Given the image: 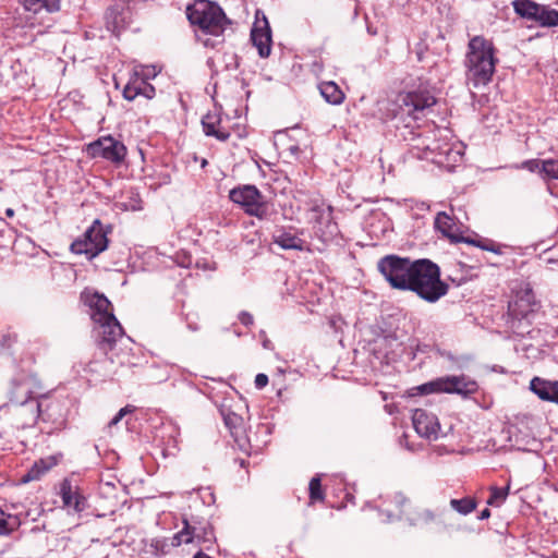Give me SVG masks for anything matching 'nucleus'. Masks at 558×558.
Returning a JSON list of instances; mask_svg holds the SVG:
<instances>
[{"label": "nucleus", "instance_id": "nucleus-45", "mask_svg": "<svg viewBox=\"0 0 558 558\" xmlns=\"http://www.w3.org/2000/svg\"><path fill=\"white\" fill-rule=\"evenodd\" d=\"M254 384L257 389L265 388L268 384V376L263 373L257 374L255 377Z\"/></svg>", "mask_w": 558, "mask_h": 558}, {"label": "nucleus", "instance_id": "nucleus-13", "mask_svg": "<svg viewBox=\"0 0 558 558\" xmlns=\"http://www.w3.org/2000/svg\"><path fill=\"white\" fill-rule=\"evenodd\" d=\"M4 407L9 408L14 416V424L17 428L32 427L44 415L41 404L37 399L19 404H5Z\"/></svg>", "mask_w": 558, "mask_h": 558}, {"label": "nucleus", "instance_id": "nucleus-39", "mask_svg": "<svg viewBox=\"0 0 558 558\" xmlns=\"http://www.w3.org/2000/svg\"><path fill=\"white\" fill-rule=\"evenodd\" d=\"M509 493V487L499 488V487H492L490 489V496L487 500V504L489 506H500L507 498Z\"/></svg>", "mask_w": 558, "mask_h": 558}, {"label": "nucleus", "instance_id": "nucleus-30", "mask_svg": "<svg viewBox=\"0 0 558 558\" xmlns=\"http://www.w3.org/2000/svg\"><path fill=\"white\" fill-rule=\"evenodd\" d=\"M434 226L435 229L439 231L444 236L454 239V222L452 218L445 211H440L436 215Z\"/></svg>", "mask_w": 558, "mask_h": 558}, {"label": "nucleus", "instance_id": "nucleus-7", "mask_svg": "<svg viewBox=\"0 0 558 558\" xmlns=\"http://www.w3.org/2000/svg\"><path fill=\"white\" fill-rule=\"evenodd\" d=\"M415 390L420 395L456 393L462 398H468L478 391V384L464 374L459 376L447 375L417 386Z\"/></svg>", "mask_w": 558, "mask_h": 558}, {"label": "nucleus", "instance_id": "nucleus-16", "mask_svg": "<svg viewBox=\"0 0 558 558\" xmlns=\"http://www.w3.org/2000/svg\"><path fill=\"white\" fill-rule=\"evenodd\" d=\"M412 422L416 433L425 438L438 437L440 425L435 414L427 412L424 409H415L412 414Z\"/></svg>", "mask_w": 558, "mask_h": 558}, {"label": "nucleus", "instance_id": "nucleus-6", "mask_svg": "<svg viewBox=\"0 0 558 558\" xmlns=\"http://www.w3.org/2000/svg\"><path fill=\"white\" fill-rule=\"evenodd\" d=\"M216 542L213 524L204 518L191 517L183 519V527L171 537L172 546L195 543L204 549H210Z\"/></svg>", "mask_w": 558, "mask_h": 558}, {"label": "nucleus", "instance_id": "nucleus-40", "mask_svg": "<svg viewBox=\"0 0 558 558\" xmlns=\"http://www.w3.org/2000/svg\"><path fill=\"white\" fill-rule=\"evenodd\" d=\"M542 167H543V159H527L522 161L519 165H514V169H523L527 170L530 172H537L542 177Z\"/></svg>", "mask_w": 558, "mask_h": 558}, {"label": "nucleus", "instance_id": "nucleus-14", "mask_svg": "<svg viewBox=\"0 0 558 558\" xmlns=\"http://www.w3.org/2000/svg\"><path fill=\"white\" fill-rule=\"evenodd\" d=\"M105 19L107 29L119 36L132 21L131 8L125 2H117L108 8Z\"/></svg>", "mask_w": 558, "mask_h": 558}, {"label": "nucleus", "instance_id": "nucleus-12", "mask_svg": "<svg viewBox=\"0 0 558 558\" xmlns=\"http://www.w3.org/2000/svg\"><path fill=\"white\" fill-rule=\"evenodd\" d=\"M398 106L402 112L411 114L415 111H423L436 104L435 96L426 88L400 93L397 98Z\"/></svg>", "mask_w": 558, "mask_h": 558}, {"label": "nucleus", "instance_id": "nucleus-37", "mask_svg": "<svg viewBox=\"0 0 558 558\" xmlns=\"http://www.w3.org/2000/svg\"><path fill=\"white\" fill-rule=\"evenodd\" d=\"M17 342V335L11 330L0 333V351L3 353H12L13 345Z\"/></svg>", "mask_w": 558, "mask_h": 558}, {"label": "nucleus", "instance_id": "nucleus-43", "mask_svg": "<svg viewBox=\"0 0 558 558\" xmlns=\"http://www.w3.org/2000/svg\"><path fill=\"white\" fill-rule=\"evenodd\" d=\"M121 207L124 209V210H133V211H136V210H141L143 207H142V201L138 196H136V198H133L132 199V203H130V205L128 204H121Z\"/></svg>", "mask_w": 558, "mask_h": 558}, {"label": "nucleus", "instance_id": "nucleus-56", "mask_svg": "<svg viewBox=\"0 0 558 558\" xmlns=\"http://www.w3.org/2000/svg\"><path fill=\"white\" fill-rule=\"evenodd\" d=\"M547 190H548V192H549L550 194H553V192H551V186H550V185H548V186H547Z\"/></svg>", "mask_w": 558, "mask_h": 558}, {"label": "nucleus", "instance_id": "nucleus-21", "mask_svg": "<svg viewBox=\"0 0 558 558\" xmlns=\"http://www.w3.org/2000/svg\"><path fill=\"white\" fill-rule=\"evenodd\" d=\"M409 499L400 492L389 494L384 498L381 507L387 506L384 511L389 519H400L403 515L404 507Z\"/></svg>", "mask_w": 558, "mask_h": 558}, {"label": "nucleus", "instance_id": "nucleus-44", "mask_svg": "<svg viewBox=\"0 0 558 558\" xmlns=\"http://www.w3.org/2000/svg\"><path fill=\"white\" fill-rule=\"evenodd\" d=\"M239 320L242 325L246 327H250L254 324L253 315L245 311L239 314Z\"/></svg>", "mask_w": 558, "mask_h": 558}, {"label": "nucleus", "instance_id": "nucleus-19", "mask_svg": "<svg viewBox=\"0 0 558 558\" xmlns=\"http://www.w3.org/2000/svg\"><path fill=\"white\" fill-rule=\"evenodd\" d=\"M202 126L206 136H213L220 142L230 137V132L221 128V117L215 112H208L202 118Z\"/></svg>", "mask_w": 558, "mask_h": 558}, {"label": "nucleus", "instance_id": "nucleus-20", "mask_svg": "<svg viewBox=\"0 0 558 558\" xmlns=\"http://www.w3.org/2000/svg\"><path fill=\"white\" fill-rule=\"evenodd\" d=\"M32 388L28 380L25 378H13L10 381L9 388V404H19L31 400H36L32 397Z\"/></svg>", "mask_w": 558, "mask_h": 558}, {"label": "nucleus", "instance_id": "nucleus-23", "mask_svg": "<svg viewBox=\"0 0 558 558\" xmlns=\"http://www.w3.org/2000/svg\"><path fill=\"white\" fill-rule=\"evenodd\" d=\"M272 241L283 250L303 251L305 247L303 239L284 229L276 231L272 235Z\"/></svg>", "mask_w": 558, "mask_h": 558}, {"label": "nucleus", "instance_id": "nucleus-1", "mask_svg": "<svg viewBox=\"0 0 558 558\" xmlns=\"http://www.w3.org/2000/svg\"><path fill=\"white\" fill-rule=\"evenodd\" d=\"M377 269L392 289L411 291L427 303L438 302L449 291L439 266L428 258L389 254L378 260Z\"/></svg>", "mask_w": 558, "mask_h": 558}, {"label": "nucleus", "instance_id": "nucleus-24", "mask_svg": "<svg viewBox=\"0 0 558 558\" xmlns=\"http://www.w3.org/2000/svg\"><path fill=\"white\" fill-rule=\"evenodd\" d=\"M322 97L330 105L338 106L344 101V93L332 81L322 82L318 85Z\"/></svg>", "mask_w": 558, "mask_h": 558}, {"label": "nucleus", "instance_id": "nucleus-47", "mask_svg": "<svg viewBox=\"0 0 558 558\" xmlns=\"http://www.w3.org/2000/svg\"><path fill=\"white\" fill-rule=\"evenodd\" d=\"M490 517V510L488 508H485L483 509L480 514H478V519L480 520H486Z\"/></svg>", "mask_w": 558, "mask_h": 558}, {"label": "nucleus", "instance_id": "nucleus-32", "mask_svg": "<svg viewBox=\"0 0 558 558\" xmlns=\"http://www.w3.org/2000/svg\"><path fill=\"white\" fill-rule=\"evenodd\" d=\"M450 506L453 510L462 515H468L476 509L477 502L472 497H464L461 499H451Z\"/></svg>", "mask_w": 558, "mask_h": 558}, {"label": "nucleus", "instance_id": "nucleus-35", "mask_svg": "<svg viewBox=\"0 0 558 558\" xmlns=\"http://www.w3.org/2000/svg\"><path fill=\"white\" fill-rule=\"evenodd\" d=\"M225 425L230 429L231 434H234L243 423L242 416L228 410L221 412Z\"/></svg>", "mask_w": 558, "mask_h": 558}, {"label": "nucleus", "instance_id": "nucleus-5", "mask_svg": "<svg viewBox=\"0 0 558 558\" xmlns=\"http://www.w3.org/2000/svg\"><path fill=\"white\" fill-rule=\"evenodd\" d=\"M229 199L239 205L246 215L259 220H272L277 211L274 204L253 184L235 186L229 192Z\"/></svg>", "mask_w": 558, "mask_h": 558}, {"label": "nucleus", "instance_id": "nucleus-26", "mask_svg": "<svg viewBox=\"0 0 558 558\" xmlns=\"http://www.w3.org/2000/svg\"><path fill=\"white\" fill-rule=\"evenodd\" d=\"M512 7L517 15L534 23L538 13V3L532 0H513Z\"/></svg>", "mask_w": 558, "mask_h": 558}, {"label": "nucleus", "instance_id": "nucleus-18", "mask_svg": "<svg viewBox=\"0 0 558 558\" xmlns=\"http://www.w3.org/2000/svg\"><path fill=\"white\" fill-rule=\"evenodd\" d=\"M122 95L129 101L134 100L140 95L151 99L155 96V87L135 73L124 86Z\"/></svg>", "mask_w": 558, "mask_h": 558}, {"label": "nucleus", "instance_id": "nucleus-55", "mask_svg": "<svg viewBox=\"0 0 558 558\" xmlns=\"http://www.w3.org/2000/svg\"><path fill=\"white\" fill-rule=\"evenodd\" d=\"M206 165H207V160H206V159H203V160H202V163H201L202 168H204Z\"/></svg>", "mask_w": 558, "mask_h": 558}, {"label": "nucleus", "instance_id": "nucleus-33", "mask_svg": "<svg viewBox=\"0 0 558 558\" xmlns=\"http://www.w3.org/2000/svg\"><path fill=\"white\" fill-rule=\"evenodd\" d=\"M308 495L311 502L324 501L325 493L322 487V480L319 475L312 477L310 481Z\"/></svg>", "mask_w": 558, "mask_h": 558}, {"label": "nucleus", "instance_id": "nucleus-48", "mask_svg": "<svg viewBox=\"0 0 558 558\" xmlns=\"http://www.w3.org/2000/svg\"><path fill=\"white\" fill-rule=\"evenodd\" d=\"M186 320L189 329H191L192 331H197L199 329L198 325L195 322L189 320V315L186 316Z\"/></svg>", "mask_w": 558, "mask_h": 558}, {"label": "nucleus", "instance_id": "nucleus-4", "mask_svg": "<svg viewBox=\"0 0 558 558\" xmlns=\"http://www.w3.org/2000/svg\"><path fill=\"white\" fill-rule=\"evenodd\" d=\"M189 22L197 26L206 35L215 37L222 36L231 20H229L222 8L209 0H194L186 7Z\"/></svg>", "mask_w": 558, "mask_h": 558}, {"label": "nucleus", "instance_id": "nucleus-42", "mask_svg": "<svg viewBox=\"0 0 558 558\" xmlns=\"http://www.w3.org/2000/svg\"><path fill=\"white\" fill-rule=\"evenodd\" d=\"M134 409L135 408L132 405H126L120 409L119 412L111 418L108 425L110 427L117 425L126 414L132 413Z\"/></svg>", "mask_w": 558, "mask_h": 558}, {"label": "nucleus", "instance_id": "nucleus-38", "mask_svg": "<svg viewBox=\"0 0 558 558\" xmlns=\"http://www.w3.org/2000/svg\"><path fill=\"white\" fill-rule=\"evenodd\" d=\"M149 547L151 549V554L155 556H163L169 551L170 547H173L171 541L167 538H154L151 539Z\"/></svg>", "mask_w": 558, "mask_h": 558}, {"label": "nucleus", "instance_id": "nucleus-52", "mask_svg": "<svg viewBox=\"0 0 558 558\" xmlns=\"http://www.w3.org/2000/svg\"><path fill=\"white\" fill-rule=\"evenodd\" d=\"M204 44L206 47H211V48L215 47V45L213 43H209V40H206Z\"/></svg>", "mask_w": 558, "mask_h": 558}, {"label": "nucleus", "instance_id": "nucleus-3", "mask_svg": "<svg viewBox=\"0 0 558 558\" xmlns=\"http://www.w3.org/2000/svg\"><path fill=\"white\" fill-rule=\"evenodd\" d=\"M463 63L468 84L474 88L488 85L498 63L494 44L483 36L472 37Z\"/></svg>", "mask_w": 558, "mask_h": 558}, {"label": "nucleus", "instance_id": "nucleus-34", "mask_svg": "<svg viewBox=\"0 0 558 558\" xmlns=\"http://www.w3.org/2000/svg\"><path fill=\"white\" fill-rule=\"evenodd\" d=\"M542 179L558 180V159H543Z\"/></svg>", "mask_w": 558, "mask_h": 558}, {"label": "nucleus", "instance_id": "nucleus-17", "mask_svg": "<svg viewBox=\"0 0 558 558\" xmlns=\"http://www.w3.org/2000/svg\"><path fill=\"white\" fill-rule=\"evenodd\" d=\"M310 222L313 223V228L315 232L320 236L326 235V231L323 229V226L328 229V234L332 235L337 229V225L331 221V211L330 208H326L322 205H314L310 209Z\"/></svg>", "mask_w": 558, "mask_h": 558}, {"label": "nucleus", "instance_id": "nucleus-2", "mask_svg": "<svg viewBox=\"0 0 558 558\" xmlns=\"http://www.w3.org/2000/svg\"><path fill=\"white\" fill-rule=\"evenodd\" d=\"M80 301L88 308L92 320L97 325V347L113 362V356L109 353L123 338L124 330L113 314L111 302L105 294L92 288H85L81 292Z\"/></svg>", "mask_w": 558, "mask_h": 558}, {"label": "nucleus", "instance_id": "nucleus-54", "mask_svg": "<svg viewBox=\"0 0 558 558\" xmlns=\"http://www.w3.org/2000/svg\"><path fill=\"white\" fill-rule=\"evenodd\" d=\"M269 343H270V341H269V340H264V342H263V344H264V347H265V348H268V344H269Z\"/></svg>", "mask_w": 558, "mask_h": 558}, {"label": "nucleus", "instance_id": "nucleus-8", "mask_svg": "<svg viewBox=\"0 0 558 558\" xmlns=\"http://www.w3.org/2000/svg\"><path fill=\"white\" fill-rule=\"evenodd\" d=\"M110 231V226L105 228L99 219H95L83 235L72 242L70 250L74 254H84L88 260H92L107 250L109 244L107 234Z\"/></svg>", "mask_w": 558, "mask_h": 558}, {"label": "nucleus", "instance_id": "nucleus-41", "mask_svg": "<svg viewBox=\"0 0 558 558\" xmlns=\"http://www.w3.org/2000/svg\"><path fill=\"white\" fill-rule=\"evenodd\" d=\"M424 148L426 150H429L432 153H436L439 155V156H442V155H446L448 156L452 150H451V147L449 144H445L444 146H441L438 142H433L430 144H426L424 146Z\"/></svg>", "mask_w": 558, "mask_h": 558}, {"label": "nucleus", "instance_id": "nucleus-36", "mask_svg": "<svg viewBox=\"0 0 558 558\" xmlns=\"http://www.w3.org/2000/svg\"><path fill=\"white\" fill-rule=\"evenodd\" d=\"M463 241L465 243L475 245L484 251L493 252L495 254H501L500 246L497 245L494 241L488 239L473 240L470 238H464Z\"/></svg>", "mask_w": 558, "mask_h": 558}, {"label": "nucleus", "instance_id": "nucleus-31", "mask_svg": "<svg viewBox=\"0 0 558 558\" xmlns=\"http://www.w3.org/2000/svg\"><path fill=\"white\" fill-rule=\"evenodd\" d=\"M21 525L19 517L7 514L0 508V535L7 536L16 531Z\"/></svg>", "mask_w": 558, "mask_h": 558}, {"label": "nucleus", "instance_id": "nucleus-50", "mask_svg": "<svg viewBox=\"0 0 558 558\" xmlns=\"http://www.w3.org/2000/svg\"><path fill=\"white\" fill-rule=\"evenodd\" d=\"M289 149L293 155H296L300 151V147L298 145H292Z\"/></svg>", "mask_w": 558, "mask_h": 558}, {"label": "nucleus", "instance_id": "nucleus-51", "mask_svg": "<svg viewBox=\"0 0 558 558\" xmlns=\"http://www.w3.org/2000/svg\"><path fill=\"white\" fill-rule=\"evenodd\" d=\"M5 215H7V216H9V217H12V216H14V210H13V209H11V208H8V209L5 210Z\"/></svg>", "mask_w": 558, "mask_h": 558}, {"label": "nucleus", "instance_id": "nucleus-49", "mask_svg": "<svg viewBox=\"0 0 558 558\" xmlns=\"http://www.w3.org/2000/svg\"><path fill=\"white\" fill-rule=\"evenodd\" d=\"M553 392V399L550 402H554V403H557L558 404V381L556 380V385H555V388H554V391Z\"/></svg>", "mask_w": 558, "mask_h": 558}, {"label": "nucleus", "instance_id": "nucleus-25", "mask_svg": "<svg viewBox=\"0 0 558 558\" xmlns=\"http://www.w3.org/2000/svg\"><path fill=\"white\" fill-rule=\"evenodd\" d=\"M26 11L38 13L46 10L49 13L60 10V0H19Z\"/></svg>", "mask_w": 558, "mask_h": 558}, {"label": "nucleus", "instance_id": "nucleus-46", "mask_svg": "<svg viewBox=\"0 0 558 558\" xmlns=\"http://www.w3.org/2000/svg\"><path fill=\"white\" fill-rule=\"evenodd\" d=\"M427 50V46L424 43H420L415 47V56L418 62L424 60V53Z\"/></svg>", "mask_w": 558, "mask_h": 558}, {"label": "nucleus", "instance_id": "nucleus-22", "mask_svg": "<svg viewBox=\"0 0 558 558\" xmlns=\"http://www.w3.org/2000/svg\"><path fill=\"white\" fill-rule=\"evenodd\" d=\"M58 464V458L49 456L39 459L33 466L22 476V483H29L39 480L45 473Z\"/></svg>", "mask_w": 558, "mask_h": 558}, {"label": "nucleus", "instance_id": "nucleus-28", "mask_svg": "<svg viewBox=\"0 0 558 558\" xmlns=\"http://www.w3.org/2000/svg\"><path fill=\"white\" fill-rule=\"evenodd\" d=\"M445 512H434L428 509L421 510L416 515L410 519L412 525H429L435 523L437 525H444Z\"/></svg>", "mask_w": 558, "mask_h": 558}, {"label": "nucleus", "instance_id": "nucleus-53", "mask_svg": "<svg viewBox=\"0 0 558 558\" xmlns=\"http://www.w3.org/2000/svg\"><path fill=\"white\" fill-rule=\"evenodd\" d=\"M245 465H246V462H245V460H243V459H240V466H242V468H245Z\"/></svg>", "mask_w": 558, "mask_h": 558}, {"label": "nucleus", "instance_id": "nucleus-11", "mask_svg": "<svg viewBox=\"0 0 558 558\" xmlns=\"http://www.w3.org/2000/svg\"><path fill=\"white\" fill-rule=\"evenodd\" d=\"M59 495L62 500L63 509L69 513H81L88 507L87 498L73 477L62 480L59 487Z\"/></svg>", "mask_w": 558, "mask_h": 558}, {"label": "nucleus", "instance_id": "nucleus-15", "mask_svg": "<svg viewBox=\"0 0 558 558\" xmlns=\"http://www.w3.org/2000/svg\"><path fill=\"white\" fill-rule=\"evenodd\" d=\"M251 41L258 51L260 58H268L271 52V29L267 19L256 20L251 29Z\"/></svg>", "mask_w": 558, "mask_h": 558}, {"label": "nucleus", "instance_id": "nucleus-9", "mask_svg": "<svg viewBox=\"0 0 558 558\" xmlns=\"http://www.w3.org/2000/svg\"><path fill=\"white\" fill-rule=\"evenodd\" d=\"M535 298L531 289H526L522 293L515 295V299L509 302L508 315L509 324L512 331L520 337H524L530 332L529 316L535 311Z\"/></svg>", "mask_w": 558, "mask_h": 558}, {"label": "nucleus", "instance_id": "nucleus-10", "mask_svg": "<svg viewBox=\"0 0 558 558\" xmlns=\"http://www.w3.org/2000/svg\"><path fill=\"white\" fill-rule=\"evenodd\" d=\"M87 154L93 158H104L111 163L121 165L124 162L128 149L123 142L107 135L88 144Z\"/></svg>", "mask_w": 558, "mask_h": 558}, {"label": "nucleus", "instance_id": "nucleus-27", "mask_svg": "<svg viewBox=\"0 0 558 558\" xmlns=\"http://www.w3.org/2000/svg\"><path fill=\"white\" fill-rule=\"evenodd\" d=\"M556 385L555 381H549L542 379L539 377H534L530 383V389L542 400L551 401L553 392Z\"/></svg>", "mask_w": 558, "mask_h": 558}, {"label": "nucleus", "instance_id": "nucleus-29", "mask_svg": "<svg viewBox=\"0 0 558 558\" xmlns=\"http://www.w3.org/2000/svg\"><path fill=\"white\" fill-rule=\"evenodd\" d=\"M534 23L541 27L557 26L558 11L550 9L548 5L538 4V13L536 14Z\"/></svg>", "mask_w": 558, "mask_h": 558}]
</instances>
